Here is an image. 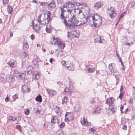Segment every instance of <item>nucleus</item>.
Listing matches in <instances>:
<instances>
[{
    "label": "nucleus",
    "instance_id": "obj_11",
    "mask_svg": "<svg viewBox=\"0 0 135 135\" xmlns=\"http://www.w3.org/2000/svg\"><path fill=\"white\" fill-rule=\"evenodd\" d=\"M54 110L56 114L59 115H61L63 112L62 108L59 107H56L54 109Z\"/></svg>",
    "mask_w": 135,
    "mask_h": 135
},
{
    "label": "nucleus",
    "instance_id": "obj_36",
    "mask_svg": "<svg viewBox=\"0 0 135 135\" xmlns=\"http://www.w3.org/2000/svg\"><path fill=\"white\" fill-rule=\"evenodd\" d=\"M24 121L29 123L31 122L32 120L31 119H24Z\"/></svg>",
    "mask_w": 135,
    "mask_h": 135
},
{
    "label": "nucleus",
    "instance_id": "obj_17",
    "mask_svg": "<svg viewBox=\"0 0 135 135\" xmlns=\"http://www.w3.org/2000/svg\"><path fill=\"white\" fill-rule=\"evenodd\" d=\"M81 123L82 125H84V126H89L88 122L86 119H83V120H82V119H81Z\"/></svg>",
    "mask_w": 135,
    "mask_h": 135
},
{
    "label": "nucleus",
    "instance_id": "obj_42",
    "mask_svg": "<svg viewBox=\"0 0 135 135\" xmlns=\"http://www.w3.org/2000/svg\"><path fill=\"white\" fill-rule=\"evenodd\" d=\"M49 4V3H48V2H42V3L41 4L42 6H47V7H48V4Z\"/></svg>",
    "mask_w": 135,
    "mask_h": 135
},
{
    "label": "nucleus",
    "instance_id": "obj_12",
    "mask_svg": "<svg viewBox=\"0 0 135 135\" xmlns=\"http://www.w3.org/2000/svg\"><path fill=\"white\" fill-rule=\"evenodd\" d=\"M86 67L89 73H92L95 70L94 68L91 65H86Z\"/></svg>",
    "mask_w": 135,
    "mask_h": 135
},
{
    "label": "nucleus",
    "instance_id": "obj_24",
    "mask_svg": "<svg viewBox=\"0 0 135 135\" xmlns=\"http://www.w3.org/2000/svg\"><path fill=\"white\" fill-rule=\"evenodd\" d=\"M69 87L68 90H72L74 89V87L73 85V83L72 81H71V80H70L69 79Z\"/></svg>",
    "mask_w": 135,
    "mask_h": 135
},
{
    "label": "nucleus",
    "instance_id": "obj_47",
    "mask_svg": "<svg viewBox=\"0 0 135 135\" xmlns=\"http://www.w3.org/2000/svg\"><path fill=\"white\" fill-rule=\"evenodd\" d=\"M121 122L122 124H125L126 122L125 119H121Z\"/></svg>",
    "mask_w": 135,
    "mask_h": 135
},
{
    "label": "nucleus",
    "instance_id": "obj_38",
    "mask_svg": "<svg viewBox=\"0 0 135 135\" xmlns=\"http://www.w3.org/2000/svg\"><path fill=\"white\" fill-rule=\"evenodd\" d=\"M45 18H43V19L42 21L41 20V22H40L42 25H45L46 24V21H45Z\"/></svg>",
    "mask_w": 135,
    "mask_h": 135
},
{
    "label": "nucleus",
    "instance_id": "obj_64",
    "mask_svg": "<svg viewBox=\"0 0 135 135\" xmlns=\"http://www.w3.org/2000/svg\"><path fill=\"white\" fill-rule=\"evenodd\" d=\"M123 88L122 85H121L120 86V91L121 92L122 91V90H123Z\"/></svg>",
    "mask_w": 135,
    "mask_h": 135
},
{
    "label": "nucleus",
    "instance_id": "obj_32",
    "mask_svg": "<svg viewBox=\"0 0 135 135\" xmlns=\"http://www.w3.org/2000/svg\"><path fill=\"white\" fill-rule=\"evenodd\" d=\"M0 81L2 83H5L7 82L6 79L5 78V77H1L0 78Z\"/></svg>",
    "mask_w": 135,
    "mask_h": 135
},
{
    "label": "nucleus",
    "instance_id": "obj_21",
    "mask_svg": "<svg viewBox=\"0 0 135 135\" xmlns=\"http://www.w3.org/2000/svg\"><path fill=\"white\" fill-rule=\"evenodd\" d=\"M33 78L35 80H37L40 78L39 75L37 72H34L33 74Z\"/></svg>",
    "mask_w": 135,
    "mask_h": 135
},
{
    "label": "nucleus",
    "instance_id": "obj_34",
    "mask_svg": "<svg viewBox=\"0 0 135 135\" xmlns=\"http://www.w3.org/2000/svg\"><path fill=\"white\" fill-rule=\"evenodd\" d=\"M23 49L25 50H27L29 47L27 43H25L23 45Z\"/></svg>",
    "mask_w": 135,
    "mask_h": 135
},
{
    "label": "nucleus",
    "instance_id": "obj_6",
    "mask_svg": "<svg viewBox=\"0 0 135 135\" xmlns=\"http://www.w3.org/2000/svg\"><path fill=\"white\" fill-rule=\"evenodd\" d=\"M107 9L109 16L111 18H113L116 16L117 15V11L114 7L110 6V7L107 8Z\"/></svg>",
    "mask_w": 135,
    "mask_h": 135
},
{
    "label": "nucleus",
    "instance_id": "obj_9",
    "mask_svg": "<svg viewBox=\"0 0 135 135\" xmlns=\"http://www.w3.org/2000/svg\"><path fill=\"white\" fill-rule=\"evenodd\" d=\"M56 4L54 0L51 1L48 5V8L49 10L53 9L56 7Z\"/></svg>",
    "mask_w": 135,
    "mask_h": 135
},
{
    "label": "nucleus",
    "instance_id": "obj_61",
    "mask_svg": "<svg viewBox=\"0 0 135 135\" xmlns=\"http://www.w3.org/2000/svg\"><path fill=\"white\" fill-rule=\"evenodd\" d=\"M9 97H7L5 99V100L6 102H8L9 101Z\"/></svg>",
    "mask_w": 135,
    "mask_h": 135
},
{
    "label": "nucleus",
    "instance_id": "obj_26",
    "mask_svg": "<svg viewBox=\"0 0 135 135\" xmlns=\"http://www.w3.org/2000/svg\"><path fill=\"white\" fill-rule=\"evenodd\" d=\"M7 10L8 14H11L13 11V8L12 7L8 5L7 6Z\"/></svg>",
    "mask_w": 135,
    "mask_h": 135
},
{
    "label": "nucleus",
    "instance_id": "obj_35",
    "mask_svg": "<svg viewBox=\"0 0 135 135\" xmlns=\"http://www.w3.org/2000/svg\"><path fill=\"white\" fill-rule=\"evenodd\" d=\"M46 90L48 94L49 95L51 96L54 95V94L52 92H51V90H48L47 89Z\"/></svg>",
    "mask_w": 135,
    "mask_h": 135
},
{
    "label": "nucleus",
    "instance_id": "obj_48",
    "mask_svg": "<svg viewBox=\"0 0 135 135\" xmlns=\"http://www.w3.org/2000/svg\"><path fill=\"white\" fill-rule=\"evenodd\" d=\"M51 122L52 123H55L56 122V121L55 119H52L51 120Z\"/></svg>",
    "mask_w": 135,
    "mask_h": 135
},
{
    "label": "nucleus",
    "instance_id": "obj_18",
    "mask_svg": "<svg viewBox=\"0 0 135 135\" xmlns=\"http://www.w3.org/2000/svg\"><path fill=\"white\" fill-rule=\"evenodd\" d=\"M44 17L45 18L46 24L48 23L50 20V15H47L46 16L44 14Z\"/></svg>",
    "mask_w": 135,
    "mask_h": 135
},
{
    "label": "nucleus",
    "instance_id": "obj_39",
    "mask_svg": "<svg viewBox=\"0 0 135 135\" xmlns=\"http://www.w3.org/2000/svg\"><path fill=\"white\" fill-rule=\"evenodd\" d=\"M65 52H63V51L60 52V57L61 58L63 57V56H65Z\"/></svg>",
    "mask_w": 135,
    "mask_h": 135
},
{
    "label": "nucleus",
    "instance_id": "obj_30",
    "mask_svg": "<svg viewBox=\"0 0 135 135\" xmlns=\"http://www.w3.org/2000/svg\"><path fill=\"white\" fill-rule=\"evenodd\" d=\"M75 111L76 112H78L80 110V106L78 104L76 105L75 106Z\"/></svg>",
    "mask_w": 135,
    "mask_h": 135
},
{
    "label": "nucleus",
    "instance_id": "obj_43",
    "mask_svg": "<svg viewBox=\"0 0 135 135\" xmlns=\"http://www.w3.org/2000/svg\"><path fill=\"white\" fill-rule=\"evenodd\" d=\"M65 126V123L64 122H62L60 126V128H63Z\"/></svg>",
    "mask_w": 135,
    "mask_h": 135
},
{
    "label": "nucleus",
    "instance_id": "obj_44",
    "mask_svg": "<svg viewBox=\"0 0 135 135\" xmlns=\"http://www.w3.org/2000/svg\"><path fill=\"white\" fill-rule=\"evenodd\" d=\"M46 30L47 33H49L51 31L50 28H48L47 26H46Z\"/></svg>",
    "mask_w": 135,
    "mask_h": 135
},
{
    "label": "nucleus",
    "instance_id": "obj_28",
    "mask_svg": "<svg viewBox=\"0 0 135 135\" xmlns=\"http://www.w3.org/2000/svg\"><path fill=\"white\" fill-rule=\"evenodd\" d=\"M57 45L61 49H64L65 47V44L60 42H59Z\"/></svg>",
    "mask_w": 135,
    "mask_h": 135
},
{
    "label": "nucleus",
    "instance_id": "obj_63",
    "mask_svg": "<svg viewBox=\"0 0 135 135\" xmlns=\"http://www.w3.org/2000/svg\"><path fill=\"white\" fill-rule=\"evenodd\" d=\"M63 0H57V1L58 3H61L62 1Z\"/></svg>",
    "mask_w": 135,
    "mask_h": 135
},
{
    "label": "nucleus",
    "instance_id": "obj_33",
    "mask_svg": "<svg viewBox=\"0 0 135 135\" xmlns=\"http://www.w3.org/2000/svg\"><path fill=\"white\" fill-rule=\"evenodd\" d=\"M25 75H26L23 73H20L18 75L20 77V78L21 79H23L25 78Z\"/></svg>",
    "mask_w": 135,
    "mask_h": 135
},
{
    "label": "nucleus",
    "instance_id": "obj_40",
    "mask_svg": "<svg viewBox=\"0 0 135 135\" xmlns=\"http://www.w3.org/2000/svg\"><path fill=\"white\" fill-rule=\"evenodd\" d=\"M30 110L29 109H25L24 110L25 114L26 115H28L30 112Z\"/></svg>",
    "mask_w": 135,
    "mask_h": 135
},
{
    "label": "nucleus",
    "instance_id": "obj_20",
    "mask_svg": "<svg viewBox=\"0 0 135 135\" xmlns=\"http://www.w3.org/2000/svg\"><path fill=\"white\" fill-rule=\"evenodd\" d=\"M94 37L95 39V42H98L100 43H102L101 41V37H100L98 35H95L94 36Z\"/></svg>",
    "mask_w": 135,
    "mask_h": 135
},
{
    "label": "nucleus",
    "instance_id": "obj_37",
    "mask_svg": "<svg viewBox=\"0 0 135 135\" xmlns=\"http://www.w3.org/2000/svg\"><path fill=\"white\" fill-rule=\"evenodd\" d=\"M68 99V98L66 97H64V99H62V104H63L65 102H66V103L67 102V100Z\"/></svg>",
    "mask_w": 135,
    "mask_h": 135
},
{
    "label": "nucleus",
    "instance_id": "obj_15",
    "mask_svg": "<svg viewBox=\"0 0 135 135\" xmlns=\"http://www.w3.org/2000/svg\"><path fill=\"white\" fill-rule=\"evenodd\" d=\"M74 118V115L72 112H66L65 114V118Z\"/></svg>",
    "mask_w": 135,
    "mask_h": 135
},
{
    "label": "nucleus",
    "instance_id": "obj_10",
    "mask_svg": "<svg viewBox=\"0 0 135 135\" xmlns=\"http://www.w3.org/2000/svg\"><path fill=\"white\" fill-rule=\"evenodd\" d=\"M9 66L11 67L15 68L17 66L16 61L13 59H11L8 63Z\"/></svg>",
    "mask_w": 135,
    "mask_h": 135
},
{
    "label": "nucleus",
    "instance_id": "obj_5",
    "mask_svg": "<svg viewBox=\"0 0 135 135\" xmlns=\"http://www.w3.org/2000/svg\"><path fill=\"white\" fill-rule=\"evenodd\" d=\"M92 18L93 20V23L94 26L96 27V25L98 24L101 25L102 21H101L102 17L100 15H99L98 14H96L92 16Z\"/></svg>",
    "mask_w": 135,
    "mask_h": 135
},
{
    "label": "nucleus",
    "instance_id": "obj_62",
    "mask_svg": "<svg viewBox=\"0 0 135 135\" xmlns=\"http://www.w3.org/2000/svg\"><path fill=\"white\" fill-rule=\"evenodd\" d=\"M94 102V99H91L90 100V103H91V104H93V103Z\"/></svg>",
    "mask_w": 135,
    "mask_h": 135
},
{
    "label": "nucleus",
    "instance_id": "obj_2",
    "mask_svg": "<svg viewBox=\"0 0 135 135\" xmlns=\"http://www.w3.org/2000/svg\"><path fill=\"white\" fill-rule=\"evenodd\" d=\"M75 6V2H66L63 6V7L68 9L67 12L69 14H75V11L78 8Z\"/></svg>",
    "mask_w": 135,
    "mask_h": 135
},
{
    "label": "nucleus",
    "instance_id": "obj_50",
    "mask_svg": "<svg viewBox=\"0 0 135 135\" xmlns=\"http://www.w3.org/2000/svg\"><path fill=\"white\" fill-rule=\"evenodd\" d=\"M2 1L3 4H4L6 3H8L9 0H2Z\"/></svg>",
    "mask_w": 135,
    "mask_h": 135
},
{
    "label": "nucleus",
    "instance_id": "obj_29",
    "mask_svg": "<svg viewBox=\"0 0 135 135\" xmlns=\"http://www.w3.org/2000/svg\"><path fill=\"white\" fill-rule=\"evenodd\" d=\"M64 132L62 130H58L56 132V135H63Z\"/></svg>",
    "mask_w": 135,
    "mask_h": 135
},
{
    "label": "nucleus",
    "instance_id": "obj_54",
    "mask_svg": "<svg viewBox=\"0 0 135 135\" xmlns=\"http://www.w3.org/2000/svg\"><path fill=\"white\" fill-rule=\"evenodd\" d=\"M122 129L124 130H126L127 129V126L126 125H124L122 127Z\"/></svg>",
    "mask_w": 135,
    "mask_h": 135
},
{
    "label": "nucleus",
    "instance_id": "obj_60",
    "mask_svg": "<svg viewBox=\"0 0 135 135\" xmlns=\"http://www.w3.org/2000/svg\"><path fill=\"white\" fill-rule=\"evenodd\" d=\"M35 38V37L34 35H33L32 34V35H31V39L33 40Z\"/></svg>",
    "mask_w": 135,
    "mask_h": 135
},
{
    "label": "nucleus",
    "instance_id": "obj_3",
    "mask_svg": "<svg viewBox=\"0 0 135 135\" xmlns=\"http://www.w3.org/2000/svg\"><path fill=\"white\" fill-rule=\"evenodd\" d=\"M114 100V98L111 97L108 98L105 102V104L108 105L109 106V110L112 112V113H114L117 109L115 105L113 104Z\"/></svg>",
    "mask_w": 135,
    "mask_h": 135
},
{
    "label": "nucleus",
    "instance_id": "obj_8",
    "mask_svg": "<svg viewBox=\"0 0 135 135\" xmlns=\"http://www.w3.org/2000/svg\"><path fill=\"white\" fill-rule=\"evenodd\" d=\"M5 78L6 79L7 82H12L15 79V77L13 74H9L7 75Z\"/></svg>",
    "mask_w": 135,
    "mask_h": 135
},
{
    "label": "nucleus",
    "instance_id": "obj_22",
    "mask_svg": "<svg viewBox=\"0 0 135 135\" xmlns=\"http://www.w3.org/2000/svg\"><path fill=\"white\" fill-rule=\"evenodd\" d=\"M101 111V108L100 107H97L95 108L94 111L93 112V114H94L95 113H100Z\"/></svg>",
    "mask_w": 135,
    "mask_h": 135
},
{
    "label": "nucleus",
    "instance_id": "obj_19",
    "mask_svg": "<svg viewBox=\"0 0 135 135\" xmlns=\"http://www.w3.org/2000/svg\"><path fill=\"white\" fill-rule=\"evenodd\" d=\"M22 90L23 93H28L29 91V89L27 85H24L22 86Z\"/></svg>",
    "mask_w": 135,
    "mask_h": 135
},
{
    "label": "nucleus",
    "instance_id": "obj_56",
    "mask_svg": "<svg viewBox=\"0 0 135 135\" xmlns=\"http://www.w3.org/2000/svg\"><path fill=\"white\" fill-rule=\"evenodd\" d=\"M23 54L25 57H27V56L28 55V54L25 51L24 52Z\"/></svg>",
    "mask_w": 135,
    "mask_h": 135
},
{
    "label": "nucleus",
    "instance_id": "obj_25",
    "mask_svg": "<svg viewBox=\"0 0 135 135\" xmlns=\"http://www.w3.org/2000/svg\"><path fill=\"white\" fill-rule=\"evenodd\" d=\"M35 100L36 101L40 102H42V101L41 96L40 95H38L35 98Z\"/></svg>",
    "mask_w": 135,
    "mask_h": 135
},
{
    "label": "nucleus",
    "instance_id": "obj_41",
    "mask_svg": "<svg viewBox=\"0 0 135 135\" xmlns=\"http://www.w3.org/2000/svg\"><path fill=\"white\" fill-rule=\"evenodd\" d=\"M73 119H65V121L67 122L72 121Z\"/></svg>",
    "mask_w": 135,
    "mask_h": 135
},
{
    "label": "nucleus",
    "instance_id": "obj_23",
    "mask_svg": "<svg viewBox=\"0 0 135 135\" xmlns=\"http://www.w3.org/2000/svg\"><path fill=\"white\" fill-rule=\"evenodd\" d=\"M65 66L69 70H74V65L72 63L70 64L69 66H67L66 65H65Z\"/></svg>",
    "mask_w": 135,
    "mask_h": 135
},
{
    "label": "nucleus",
    "instance_id": "obj_14",
    "mask_svg": "<svg viewBox=\"0 0 135 135\" xmlns=\"http://www.w3.org/2000/svg\"><path fill=\"white\" fill-rule=\"evenodd\" d=\"M34 68L31 66H29L27 68V73L30 74L32 73L34 71Z\"/></svg>",
    "mask_w": 135,
    "mask_h": 135
},
{
    "label": "nucleus",
    "instance_id": "obj_46",
    "mask_svg": "<svg viewBox=\"0 0 135 135\" xmlns=\"http://www.w3.org/2000/svg\"><path fill=\"white\" fill-rule=\"evenodd\" d=\"M12 97L13 99V100L14 101L18 98V95L16 94H15L14 96H12Z\"/></svg>",
    "mask_w": 135,
    "mask_h": 135
},
{
    "label": "nucleus",
    "instance_id": "obj_58",
    "mask_svg": "<svg viewBox=\"0 0 135 135\" xmlns=\"http://www.w3.org/2000/svg\"><path fill=\"white\" fill-rule=\"evenodd\" d=\"M90 129L91 132H94L96 130V128H91Z\"/></svg>",
    "mask_w": 135,
    "mask_h": 135
},
{
    "label": "nucleus",
    "instance_id": "obj_16",
    "mask_svg": "<svg viewBox=\"0 0 135 135\" xmlns=\"http://www.w3.org/2000/svg\"><path fill=\"white\" fill-rule=\"evenodd\" d=\"M103 5L102 2H98L94 4V7L96 9L99 8Z\"/></svg>",
    "mask_w": 135,
    "mask_h": 135
},
{
    "label": "nucleus",
    "instance_id": "obj_53",
    "mask_svg": "<svg viewBox=\"0 0 135 135\" xmlns=\"http://www.w3.org/2000/svg\"><path fill=\"white\" fill-rule=\"evenodd\" d=\"M119 60H120V61H121V65H122V66H123V69H124V66L123 63V62H122V60H121V59L120 58H119Z\"/></svg>",
    "mask_w": 135,
    "mask_h": 135
},
{
    "label": "nucleus",
    "instance_id": "obj_52",
    "mask_svg": "<svg viewBox=\"0 0 135 135\" xmlns=\"http://www.w3.org/2000/svg\"><path fill=\"white\" fill-rule=\"evenodd\" d=\"M124 107L122 105H121V107H120V110L121 113H123V112L122 111V110L123 109Z\"/></svg>",
    "mask_w": 135,
    "mask_h": 135
},
{
    "label": "nucleus",
    "instance_id": "obj_13",
    "mask_svg": "<svg viewBox=\"0 0 135 135\" xmlns=\"http://www.w3.org/2000/svg\"><path fill=\"white\" fill-rule=\"evenodd\" d=\"M75 6H75L76 7V8H78L77 9H79V11L80 10H81V11H82V10H81V9H80V8L82 9L83 8V4H82L81 3H76L75 2ZM82 12H83V11H82ZM83 15H84L85 16H88V19H87V20H88L89 19V16H88V15H84L83 14Z\"/></svg>",
    "mask_w": 135,
    "mask_h": 135
},
{
    "label": "nucleus",
    "instance_id": "obj_49",
    "mask_svg": "<svg viewBox=\"0 0 135 135\" xmlns=\"http://www.w3.org/2000/svg\"><path fill=\"white\" fill-rule=\"evenodd\" d=\"M67 93L70 96H71L72 93V91H71L69 90L67 91Z\"/></svg>",
    "mask_w": 135,
    "mask_h": 135
},
{
    "label": "nucleus",
    "instance_id": "obj_55",
    "mask_svg": "<svg viewBox=\"0 0 135 135\" xmlns=\"http://www.w3.org/2000/svg\"><path fill=\"white\" fill-rule=\"evenodd\" d=\"M40 112V110L38 109H37V110L36 111L35 113L36 114H39Z\"/></svg>",
    "mask_w": 135,
    "mask_h": 135
},
{
    "label": "nucleus",
    "instance_id": "obj_1",
    "mask_svg": "<svg viewBox=\"0 0 135 135\" xmlns=\"http://www.w3.org/2000/svg\"><path fill=\"white\" fill-rule=\"evenodd\" d=\"M63 7L60 8V11L61 12L60 18L62 20H63V22L65 25L66 27L69 29H72L76 27L77 26L82 25L85 24L87 22L88 19V16L84 15L81 10L79 11L78 13V18H79L80 21L81 22L79 23V21L76 19L75 14H70L71 17L69 19L68 17H67L65 13L66 11Z\"/></svg>",
    "mask_w": 135,
    "mask_h": 135
},
{
    "label": "nucleus",
    "instance_id": "obj_31",
    "mask_svg": "<svg viewBox=\"0 0 135 135\" xmlns=\"http://www.w3.org/2000/svg\"><path fill=\"white\" fill-rule=\"evenodd\" d=\"M133 42L132 41H131V43H130L128 41H125L124 42V44L127 46H129L131 45H132L133 44Z\"/></svg>",
    "mask_w": 135,
    "mask_h": 135
},
{
    "label": "nucleus",
    "instance_id": "obj_7",
    "mask_svg": "<svg viewBox=\"0 0 135 135\" xmlns=\"http://www.w3.org/2000/svg\"><path fill=\"white\" fill-rule=\"evenodd\" d=\"M114 63H111L109 65L108 68L110 72L112 73H115L118 72V70L115 69Z\"/></svg>",
    "mask_w": 135,
    "mask_h": 135
},
{
    "label": "nucleus",
    "instance_id": "obj_59",
    "mask_svg": "<svg viewBox=\"0 0 135 135\" xmlns=\"http://www.w3.org/2000/svg\"><path fill=\"white\" fill-rule=\"evenodd\" d=\"M128 102L129 103L131 104L133 103V100L132 99H129V101Z\"/></svg>",
    "mask_w": 135,
    "mask_h": 135
},
{
    "label": "nucleus",
    "instance_id": "obj_45",
    "mask_svg": "<svg viewBox=\"0 0 135 135\" xmlns=\"http://www.w3.org/2000/svg\"><path fill=\"white\" fill-rule=\"evenodd\" d=\"M34 64H36V63H37L39 61L38 59H36L33 60V61Z\"/></svg>",
    "mask_w": 135,
    "mask_h": 135
},
{
    "label": "nucleus",
    "instance_id": "obj_51",
    "mask_svg": "<svg viewBox=\"0 0 135 135\" xmlns=\"http://www.w3.org/2000/svg\"><path fill=\"white\" fill-rule=\"evenodd\" d=\"M16 128L17 129L21 131V126L20 125H17L16 126Z\"/></svg>",
    "mask_w": 135,
    "mask_h": 135
},
{
    "label": "nucleus",
    "instance_id": "obj_57",
    "mask_svg": "<svg viewBox=\"0 0 135 135\" xmlns=\"http://www.w3.org/2000/svg\"><path fill=\"white\" fill-rule=\"evenodd\" d=\"M123 95V93H121L120 94L119 96V98L120 99H121L122 98Z\"/></svg>",
    "mask_w": 135,
    "mask_h": 135
},
{
    "label": "nucleus",
    "instance_id": "obj_27",
    "mask_svg": "<svg viewBox=\"0 0 135 135\" xmlns=\"http://www.w3.org/2000/svg\"><path fill=\"white\" fill-rule=\"evenodd\" d=\"M53 42H54V43L55 44H57L60 42L58 38L57 37L55 38V37H53Z\"/></svg>",
    "mask_w": 135,
    "mask_h": 135
},
{
    "label": "nucleus",
    "instance_id": "obj_4",
    "mask_svg": "<svg viewBox=\"0 0 135 135\" xmlns=\"http://www.w3.org/2000/svg\"><path fill=\"white\" fill-rule=\"evenodd\" d=\"M42 17V15L41 14L38 16V19L36 21L38 22V23H37L35 24L33 21H32V24L33 25V28L34 30L36 32H38V31L40 29L41 27H40V22H41V18Z\"/></svg>",
    "mask_w": 135,
    "mask_h": 135
}]
</instances>
